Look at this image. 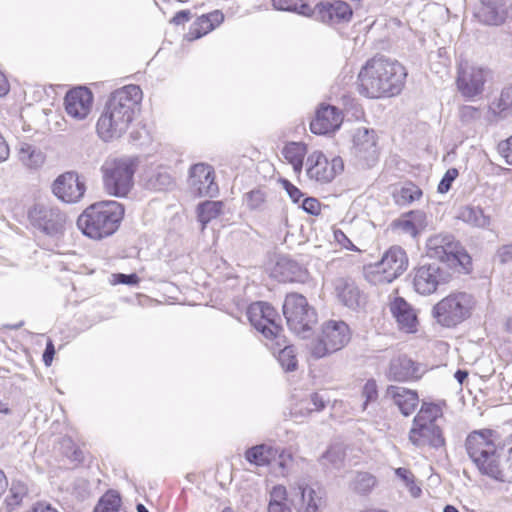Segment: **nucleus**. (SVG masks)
<instances>
[{"label":"nucleus","instance_id":"58836bf2","mask_svg":"<svg viewBox=\"0 0 512 512\" xmlns=\"http://www.w3.org/2000/svg\"><path fill=\"white\" fill-rule=\"evenodd\" d=\"M28 493L29 489L27 483L19 479H14L12 480L5 502L10 509H14L22 504L24 499L28 496Z\"/></svg>","mask_w":512,"mask_h":512},{"label":"nucleus","instance_id":"0e129e2a","mask_svg":"<svg viewBox=\"0 0 512 512\" xmlns=\"http://www.w3.org/2000/svg\"><path fill=\"white\" fill-rule=\"evenodd\" d=\"M190 20V12L186 10H182L177 12L172 18L171 22L180 25Z\"/></svg>","mask_w":512,"mask_h":512},{"label":"nucleus","instance_id":"774afa93","mask_svg":"<svg viewBox=\"0 0 512 512\" xmlns=\"http://www.w3.org/2000/svg\"><path fill=\"white\" fill-rule=\"evenodd\" d=\"M9 91L8 82L3 73L0 72V96L5 95Z\"/></svg>","mask_w":512,"mask_h":512},{"label":"nucleus","instance_id":"c85d7f7f","mask_svg":"<svg viewBox=\"0 0 512 512\" xmlns=\"http://www.w3.org/2000/svg\"><path fill=\"white\" fill-rule=\"evenodd\" d=\"M144 186L150 191L166 192L174 188L175 180L166 167L158 166L145 172Z\"/></svg>","mask_w":512,"mask_h":512},{"label":"nucleus","instance_id":"20e7f679","mask_svg":"<svg viewBox=\"0 0 512 512\" xmlns=\"http://www.w3.org/2000/svg\"><path fill=\"white\" fill-rule=\"evenodd\" d=\"M124 216V207L117 201H102L87 207L77 219L84 235L101 240L114 234Z\"/></svg>","mask_w":512,"mask_h":512},{"label":"nucleus","instance_id":"72a5a7b5","mask_svg":"<svg viewBox=\"0 0 512 512\" xmlns=\"http://www.w3.org/2000/svg\"><path fill=\"white\" fill-rule=\"evenodd\" d=\"M457 218L471 226L483 229L489 227L491 223L490 216L486 215L482 208L470 205L461 207Z\"/></svg>","mask_w":512,"mask_h":512},{"label":"nucleus","instance_id":"412c9836","mask_svg":"<svg viewBox=\"0 0 512 512\" xmlns=\"http://www.w3.org/2000/svg\"><path fill=\"white\" fill-rule=\"evenodd\" d=\"M480 2L482 6L477 17L485 25H502L510 16V0H480Z\"/></svg>","mask_w":512,"mask_h":512},{"label":"nucleus","instance_id":"c756f323","mask_svg":"<svg viewBox=\"0 0 512 512\" xmlns=\"http://www.w3.org/2000/svg\"><path fill=\"white\" fill-rule=\"evenodd\" d=\"M223 21L224 14L219 10H215L211 13L202 15L193 22L189 29V32L186 35V38L189 41L199 39L208 34L209 32L213 31Z\"/></svg>","mask_w":512,"mask_h":512},{"label":"nucleus","instance_id":"69168bd1","mask_svg":"<svg viewBox=\"0 0 512 512\" xmlns=\"http://www.w3.org/2000/svg\"><path fill=\"white\" fill-rule=\"evenodd\" d=\"M9 154V146L4 137L2 136V134L0 133V163L6 161L9 157Z\"/></svg>","mask_w":512,"mask_h":512},{"label":"nucleus","instance_id":"6e6552de","mask_svg":"<svg viewBox=\"0 0 512 512\" xmlns=\"http://www.w3.org/2000/svg\"><path fill=\"white\" fill-rule=\"evenodd\" d=\"M351 339L349 326L341 320H328L321 326L316 340L310 344L311 355L320 359L343 349Z\"/></svg>","mask_w":512,"mask_h":512},{"label":"nucleus","instance_id":"cd10ccee","mask_svg":"<svg viewBox=\"0 0 512 512\" xmlns=\"http://www.w3.org/2000/svg\"><path fill=\"white\" fill-rule=\"evenodd\" d=\"M17 158L24 168L38 171L45 165L47 156L39 146L21 142L17 147Z\"/></svg>","mask_w":512,"mask_h":512},{"label":"nucleus","instance_id":"a878e982","mask_svg":"<svg viewBox=\"0 0 512 512\" xmlns=\"http://www.w3.org/2000/svg\"><path fill=\"white\" fill-rule=\"evenodd\" d=\"M334 293L344 306L356 309L362 303V295L351 278L339 277L334 281Z\"/></svg>","mask_w":512,"mask_h":512},{"label":"nucleus","instance_id":"5fc2aeb1","mask_svg":"<svg viewBox=\"0 0 512 512\" xmlns=\"http://www.w3.org/2000/svg\"><path fill=\"white\" fill-rule=\"evenodd\" d=\"M457 176L458 170L456 168L448 169L438 185V191L440 193L448 192L451 188L452 182L457 178Z\"/></svg>","mask_w":512,"mask_h":512},{"label":"nucleus","instance_id":"dca6fc26","mask_svg":"<svg viewBox=\"0 0 512 512\" xmlns=\"http://www.w3.org/2000/svg\"><path fill=\"white\" fill-rule=\"evenodd\" d=\"M344 168L340 157L331 161L320 151L312 152L306 160V174L311 180L319 183L331 182Z\"/></svg>","mask_w":512,"mask_h":512},{"label":"nucleus","instance_id":"f704fd0d","mask_svg":"<svg viewBox=\"0 0 512 512\" xmlns=\"http://www.w3.org/2000/svg\"><path fill=\"white\" fill-rule=\"evenodd\" d=\"M306 146L302 143L292 142L283 149V156L292 165L296 175H300L303 168V160L306 155Z\"/></svg>","mask_w":512,"mask_h":512},{"label":"nucleus","instance_id":"4d7b16f0","mask_svg":"<svg viewBox=\"0 0 512 512\" xmlns=\"http://www.w3.org/2000/svg\"><path fill=\"white\" fill-rule=\"evenodd\" d=\"M498 152L507 164L512 165V136L498 144Z\"/></svg>","mask_w":512,"mask_h":512},{"label":"nucleus","instance_id":"3c124183","mask_svg":"<svg viewBox=\"0 0 512 512\" xmlns=\"http://www.w3.org/2000/svg\"><path fill=\"white\" fill-rule=\"evenodd\" d=\"M460 120L465 124L473 123L481 118V111L471 105H464L459 109Z\"/></svg>","mask_w":512,"mask_h":512},{"label":"nucleus","instance_id":"f257e3e1","mask_svg":"<svg viewBox=\"0 0 512 512\" xmlns=\"http://www.w3.org/2000/svg\"><path fill=\"white\" fill-rule=\"evenodd\" d=\"M469 458L482 475L512 481V435L500 444L492 430L474 431L466 439Z\"/></svg>","mask_w":512,"mask_h":512},{"label":"nucleus","instance_id":"8fccbe9b","mask_svg":"<svg viewBox=\"0 0 512 512\" xmlns=\"http://www.w3.org/2000/svg\"><path fill=\"white\" fill-rule=\"evenodd\" d=\"M393 227L402 234L409 235L413 238L417 237L419 231L414 227L410 219L405 215L393 222Z\"/></svg>","mask_w":512,"mask_h":512},{"label":"nucleus","instance_id":"052dcab7","mask_svg":"<svg viewBox=\"0 0 512 512\" xmlns=\"http://www.w3.org/2000/svg\"><path fill=\"white\" fill-rule=\"evenodd\" d=\"M283 187L293 202H298L302 197V192L288 180L283 181Z\"/></svg>","mask_w":512,"mask_h":512},{"label":"nucleus","instance_id":"338daca9","mask_svg":"<svg viewBox=\"0 0 512 512\" xmlns=\"http://www.w3.org/2000/svg\"><path fill=\"white\" fill-rule=\"evenodd\" d=\"M277 458L279 459V466L281 468H286L287 466V463L291 460V456L289 454H285L284 451H280L279 450V453L277 455Z\"/></svg>","mask_w":512,"mask_h":512},{"label":"nucleus","instance_id":"aec40b11","mask_svg":"<svg viewBox=\"0 0 512 512\" xmlns=\"http://www.w3.org/2000/svg\"><path fill=\"white\" fill-rule=\"evenodd\" d=\"M353 153L368 166L374 165L378 158L377 139L374 130L359 128L353 136Z\"/></svg>","mask_w":512,"mask_h":512},{"label":"nucleus","instance_id":"1a4fd4ad","mask_svg":"<svg viewBox=\"0 0 512 512\" xmlns=\"http://www.w3.org/2000/svg\"><path fill=\"white\" fill-rule=\"evenodd\" d=\"M427 252L429 257L447 263L451 267L460 266L468 272L471 267L470 255L449 233H439L427 240Z\"/></svg>","mask_w":512,"mask_h":512},{"label":"nucleus","instance_id":"13d9d810","mask_svg":"<svg viewBox=\"0 0 512 512\" xmlns=\"http://www.w3.org/2000/svg\"><path fill=\"white\" fill-rule=\"evenodd\" d=\"M495 259L505 264L512 261V243L500 246L496 253Z\"/></svg>","mask_w":512,"mask_h":512},{"label":"nucleus","instance_id":"6ab92c4d","mask_svg":"<svg viewBox=\"0 0 512 512\" xmlns=\"http://www.w3.org/2000/svg\"><path fill=\"white\" fill-rule=\"evenodd\" d=\"M447 279L436 264L422 265L414 272L413 286L417 293L421 295H430L434 293L438 286L445 284Z\"/></svg>","mask_w":512,"mask_h":512},{"label":"nucleus","instance_id":"4be33fe9","mask_svg":"<svg viewBox=\"0 0 512 512\" xmlns=\"http://www.w3.org/2000/svg\"><path fill=\"white\" fill-rule=\"evenodd\" d=\"M295 489V496L300 497L297 512H318L325 506L324 491L320 487L302 481L296 483Z\"/></svg>","mask_w":512,"mask_h":512},{"label":"nucleus","instance_id":"2f4dec72","mask_svg":"<svg viewBox=\"0 0 512 512\" xmlns=\"http://www.w3.org/2000/svg\"><path fill=\"white\" fill-rule=\"evenodd\" d=\"M275 273L279 275L280 280L284 282H302L306 278V270L297 262L286 258L277 262Z\"/></svg>","mask_w":512,"mask_h":512},{"label":"nucleus","instance_id":"79ce46f5","mask_svg":"<svg viewBox=\"0 0 512 512\" xmlns=\"http://www.w3.org/2000/svg\"><path fill=\"white\" fill-rule=\"evenodd\" d=\"M422 195V191L416 185L409 183L403 186L395 195V201L399 205H408L418 200Z\"/></svg>","mask_w":512,"mask_h":512},{"label":"nucleus","instance_id":"7ed1b4c3","mask_svg":"<svg viewBox=\"0 0 512 512\" xmlns=\"http://www.w3.org/2000/svg\"><path fill=\"white\" fill-rule=\"evenodd\" d=\"M406 75L399 62L384 57L372 58L359 72V92L368 98L393 97L401 92Z\"/></svg>","mask_w":512,"mask_h":512},{"label":"nucleus","instance_id":"423d86ee","mask_svg":"<svg viewBox=\"0 0 512 512\" xmlns=\"http://www.w3.org/2000/svg\"><path fill=\"white\" fill-rule=\"evenodd\" d=\"M138 159L132 156H109L101 165L103 188L110 196L127 197L134 186Z\"/></svg>","mask_w":512,"mask_h":512},{"label":"nucleus","instance_id":"37998d69","mask_svg":"<svg viewBox=\"0 0 512 512\" xmlns=\"http://www.w3.org/2000/svg\"><path fill=\"white\" fill-rule=\"evenodd\" d=\"M273 7L282 11H293L302 15H309L311 9L302 3V0H271Z\"/></svg>","mask_w":512,"mask_h":512},{"label":"nucleus","instance_id":"e433bc0d","mask_svg":"<svg viewBox=\"0 0 512 512\" xmlns=\"http://www.w3.org/2000/svg\"><path fill=\"white\" fill-rule=\"evenodd\" d=\"M328 403L329 398L325 393L314 392L311 393L306 399L300 401L296 413L301 415H308L312 412H319L323 410Z\"/></svg>","mask_w":512,"mask_h":512},{"label":"nucleus","instance_id":"680f3d73","mask_svg":"<svg viewBox=\"0 0 512 512\" xmlns=\"http://www.w3.org/2000/svg\"><path fill=\"white\" fill-rule=\"evenodd\" d=\"M55 354V348L51 340L47 342L45 351L43 353V361L46 366H50Z\"/></svg>","mask_w":512,"mask_h":512},{"label":"nucleus","instance_id":"f3484780","mask_svg":"<svg viewBox=\"0 0 512 512\" xmlns=\"http://www.w3.org/2000/svg\"><path fill=\"white\" fill-rule=\"evenodd\" d=\"M188 187L196 197H214L218 193L213 168L204 163H197L189 170Z\"/></svg>","mask_w":512,"mask_h":512},{"label":"nucleus","instance_id":"ddd939ff","mask_svg":"<svg viewBox=\"0 0 512 512\" xmlns=\"http://www.w3.org/2000/svg\"><path fill=\"white\" fill-rule=\"evenodd\" d=\"M247 316L251 325L266 338L274 339L279 348L284 344L281 327L275 322L277 312L271 305L266 302L252 303L248 307Z\"/></svg>","mask_w":512,"mask_h":512},{"label":"nucleus","instance_id":"ea45409f","mask_svg":"<svg viewBox=\"0 0 512 512\" xmlns=\"http://www.w3.org/2000/svg\"><path fill=\"white\" fill-rule=\"evenodd\" d=\"M222 208L223 203L221 201H205L198 205L197 215L202 224V229L221 214Z\"/></svg>","mask_w":512,"mask_h":512},{"label":"nucleus","instance_id":"a211bd4d","mask_svg":"<svg viewBox=\"0 0 512 512\" xmlns=\"http://www.w3.org/2000/svg\"><path fill=\"white\" fill-rule=\"evenodd\" d=\"M93 101V94L88 88H73L67 92L64 98L65 111L74 120H84L92 111Z\"/></svg>","mask_w":512,"mask_h":512},{"label":"nucleus","instance_id":"a18cd8bd","mask_svg":"<svg viewBox=\"0 0 512 512\" xmlns=\"http://www.w3.org/2000/svg\"><path fill=\"white\" fill-rule=\"evenodd\" d=\"M395 474L408 488L412 497L417 498L421 494V488L415 484L413 473L406 468L400 467L395 470Z\"/></svg>","mask_w":512,"mask_h":512},{"label":"nucleus","instance_id":"bf43d9fd","mask_svg":"<svg viewBox=\"0 0 512 512\" xmlns=\"http://www.w3.org/2000/svg\"><path fill=\"white\" fill-rule=\"evenodd\" d=\"M302 208L311 215H318L321 211V204L316 198H306L303 200Z\"/></svg>","mask_w":512,"mask_h":512},{"label":"nucleus","instance_id":"a19ab883","mask_svg":"<svg viewBox=\"0 0 512 512\" xmlns=\"http://www.w3.org/2000/svg\"><path fill=\"white\" fill-rule=\"evenodd\" d=\"M120 506V496L114 491H109L100 498L94 512H119Z\"/></svg>","mask_w":512,"mask_h":512},{"label":"nucleus","instance_id":"603ef678","mask_svg":"<svg viewBox=\"0 0 512 512\" xmlns=\"http://www.w3.org/2000/svg\"><path fill=\"white\" fill-rule=\"evenodd\" d=\"M362 396L365 398V402L363 408L366 409V406L370 402H374L378 398V390L377 384L374 380H368L362 389Z\"/></svg>","mask_w":512,"mask_h":512},{"label":"nucleus","instance_id":"9d476101","mask_svg":"<svg viewBox=\"0 0 512 512\" xmlns=\"http://www.w3.org/2000/svg\"><path fill=\"white\" fill-rule=\"evenodd\" d=\"M408 267V257L400 246L390 247L381 260L370 266L366 272V279L374 285L388 284L402 275Z\"/></svg>","mask_w":512,"mask_h":512},{"label":"nucleus","instance_id":"b1692460","mask_svg":"<svg viewBox=\"0 0 512 512\" xmlns=\"http://www.w3.org/2000/svg\"><path fill=\"white\" fill-rule=\"evenodd\" d=\"M322 22L348 21L352 16L350 6L343 1L321 2L313 10Z\"/></svg>","mask_w":512,"mask_h":512},{"label":"nucleus","instance_id":"bb28decb","mask_svg":"<svg viewBox=\"0 0 512 512\" xmlns=\"http://www.w3.org/2000/svg\"><path fill=\"white\" fill-rule=\"evenodd\" d=\"M386 396L394 402L404 416L412 414L419 404L417 392L401 386H389Z\"/></svg>","mask_w":512,"mask_h":512},{"label":"nucleus","instance_id":"c9c22d12","mask_svg":"<svg viewBox=\"0 0 512 512\" xmlns=\"http://www.w3.org/2000/svg\"><path fill=\"white\" fill-rule=\"evenodd\" d=\"M267 512H292L285 486L276 485L271 489Z\"/></svg>","mask_w":512,"mask_h":512},{"label":"nucleus","instance_id":"7c9ffc66","mask_svg":"<svg viewBox=\"0 0 512 512\" xmlns=\"http://www.w3.org/2000/svg\"><path fill=\"white\" fill-rule=\"evenodd\" d=\"M418 365L407 356H399L390 362L388 377L395 381H407L417 378Z\"/></svg>","mask_w":512,"mask_h":512},{"label":"nucleus","instance_id":"de8ad7c7","mask_svg":"<svg viewBox=\"0 0 512 512\" xmlns=\"http://www.w3.org/2000/svg\"><path fill=\"white\" fill-rule=\"evenodd\" d=\"M266 192L262 189H254L244 196L247 207L251 210L263 209L266 203Z\"/></svg>","mask_w":512,"mask_h":512},{"label":"nucleus","instance_id":"39448f33","mask_svg":"<svg viewBox=\"0 0 512 512\" xmlns=\"http://www.w3.org/2000/svg\"><path fill=\"white\" fill-rule=\"evenodd\" d=\"M443 409L434 403H422L413 419L408 439L417 448L439 449L445 446Z\"/></svg>","mask_w":512,"mask_h":512},{"label":"nucleus","instance_id":"f03ea898","mask_svg":"<svg viewBox=\"0 0 512 512\" xmlns=\"http://www.w3.org/2000/svg\"><path fill=\"white\" fill-rule=\"evenodd\" d=\"M142 98V90L137 85H127L113 92L98 118V136L105 142L122 137L139 110Z\"/></svg>","mask_w":512,"mask_h":512},{"label":"nucleus","instance_id":"5701e85b","mask_svg":"<svg viewBox=\"0 0 512 512\" xmlns=\"http://www.w3.org/2000/svg\"><path fill=\"white\" fill-rule=\"evenodd\" d=\"M343 121L342 112L331 105H321L315 118L310 123V129L314 134H328L339 129Z\"/></svg>","mask_w":512,"mask_h":512},{"label":"nucleus","instance_id":"49530a36","mask_svg":"<svg viewBox=\"0 0 512 512\" xmlns=\"http://www.w3.org/2000/svg\"><path fill=\"white\" fill-rule=\"evenodd\" d=\"M278 360L286 371H294L297 368L295 348L293 346H284L279 351Z\"/></svg>","mask_w":512,"mask_h":512},{"label":"nucleus","instance_id":"4c0bfd02","mask_svg":"<svg viewBox=\"0 0 512 512\" xmlns=\"http://www.w3.org/2000/svg\"><path fill=\"white\" fill-rule=\"evenodd\" d=\"M490 110L501 118L512 114V85L501 91L499 98L490 105Z\"/></svg>","mask_w":512,"mask_h":512},{"label":"nucleus","instance_id":"9b49d317","mask_svg":"<svg viewBox=\"0 0 512 512\" xmlns=\"http://www.w3.org/2000/svg\"><path fill=\"white\" fill-rule=\"evenodd\" d=\"M283 314L290 330L298 335L310 331L317 322L315 309L308 304L303 295L297 293L286 296L283 304Z\"/></svg>","mask_w":512,"mask_h":512},{"label":"nucleus","instance_id":"2eb2a0df","mask_svg":"<svg viewBox=\"0 0 512 512\" xmlns=\"http://www.w3.org/2000/svg\"><path fill=\"white\" fill-rule=\"evenodd\" d=\"M51 191L61 202L75 204L84 197L86 185L76 171H66L52 182Z\"/></svg>","mask_w":512,"mask_h":512},{"label":"nucleus","instance_id":"0eeeda50","mask_svg":"<svg viewBox=\"0 0 512 512\" xmlns=\"http://www.w3.org/2000/svg\"><path fill=\"white\" fill-rule=\"evenodd\" d=\"M476 305L473 295L466 292L450 293L432 309V315L437 323L444 327H455L468 319Z\"/></svg>","mask_w":512,"mask_h":512},{"label":"nucleus","instance_id":"f8f14e48","mask_svg":"<svg viewBox=\"0 0 512 512\" xmlns=\"http://www.w3.org/2000/svg\"><path fill=\"white\" fill-rule=\"evenodd\" d=\"M27 217L32 227L49 236L62 233L66 222V214L48 202L34 203L28 209Z\"/></svg>","mask_w":512,"mask_h":512},{"label":"nucleus","instance_id":"393cba45","mask_svg":"<svg viewBox=\"0 0 512 512\" xmlns=\"http://www.w3.org/2000/svg\"><path fill=\"white\" fill-rule=\"evenodd\" d=\"M390 311L401 330L406 333L416 332L418 326L416 312L403 298H395L390 305Z\"/></svg>","mask_w":512,"mask_h":512},{"label":"nucleus","instance_id":"6e6d98bb","mask_svg":"<svg viewBox=\"0 0 512 512\" xmlns=\"http://www.w3.org/2000/svg\"><path fill=\"white\" fill-rule=\"evenodd\" d=\"M334 240L342 247L351 251H359V249L352 243V241L347 237V235L339 230L335 229L334 232Z\"/></svg>","mask_w":512,"mask_h":512},{"label":"nucleus","instance_id":"4468645a","mask_svg":"<svg viewBox=\"0 0 512 512\" xmlns=\"http://www.w3.org/2000/svg\"><path fill=\"white\" fill-rule=\"evenodd\" d=\"M491 79L492 73L489 69L465 63L458 70L457 88L462 96L475 99L483 94L486 84Z\"/></svg>","mask_w":512,"mask_h":512},{"label":"nucleus","instance_id":"e2e57ef3","mask_svg":"<svg viewBox=\"0 0 512 512\" xmlns=\"http://www.w3.org/2000/svg\"><path fill=\"white\" fill-rule=\"evenodd\" d=\"M117 280L121 284H127V285H135L138 283L139 278L136 274H117Z\"/></svg>","mask_w":512,"mask_h":512},{"label":"nucleus","instance_id":"473e14b6","mask_svg":"<svg viewBox=\"0 0 512 512\" xmlns=\"http://www.w3.org/2000/svg\"><path fill=\"white\" fill-rule=\"evenodd\" d=\"M279 449L267 444H261L248 449L245 458L256 466L269 465L277 459Z\"/></svg>","mask_w":512,"mask_h":512},{"label":"nucleus","instance_id":"09e8293b","mask_svg":"<svg viewBox=\"0 0 512 512\" xmlns=\"http://www.w3.org/2000/svg\"><path fill=\"white\" fill-rule=\"evenodd\" d=\"M345 456L344 448L341 445L331 446L323 455V460L330 463L333 467L341 466Z\"/></svg>","mask_w":512,"mask_h":512},{"label":"nucleus","instance_id":"864d4df0","mask_svg":"<svg viewBox=\"0 0 512 512\" xmlns=\"http://www.w3.org/2000/svg\"><path fill=\"white\" fill-rule=\"evenodd\" d=\"M406 216L413 223L414 227L420 232H422L427 226V217L423 211H411L406 214Z\"/></svg>","mask_w":512,"mask_h":512},{"label":"nucleus","instance_id":"c03bdc74","mask_svg":"<svg viewBox=\"0 0 512 512\" xmlns=\"http://www.w3.org/2000/svg\"><path fill=\"white\" fill-rule=\"evenodd\" d=\"M376 484V478L367 472L357 473L353 483L352 489L358 493H368Z\"/></svg>","mask_w":512,"mask_h":512}]
</instances>
